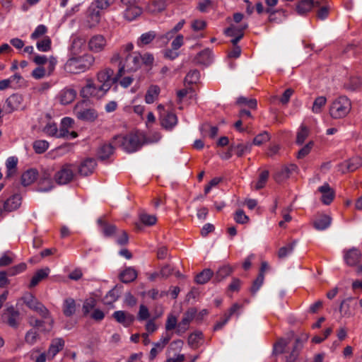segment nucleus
Masks as SVG:
<instances>
[{
  "label": "nucleus",
  "instance_id": "nucleus-1",
  "mask_svg": "<svg viewBox=\"0 0 362 362\" xmlns=\"http://www.w3.org/2000/svg\"><path fill=\"white\" fill-rule=\"evenodd\" d=\"M95 57L89 53L72 56L64 64V71L69 74H79L89 70L95 63Z\"/></svg>",
  "mask_w": 362,
  "mask_h": 362
},
{
  "label": "nucleus",
  "instance_id": "nucleus-2",
  "mask_svg": "<svg viewBox=\"0 0 362 362\" xmlns=\"http://www.w3.org/2000/svg\"><path fill=\"white\" fill-rule=\"evenodd\" d=\"M351 110V102L346 96H339L334 99L329 106V115L332 118L342 119L346 117Z\"/></svg>",
  "mask_w": 362,
  "mask_h": 362
},
{
  "label": "nucleus",
  "instance_id": "nucleus-3",
  "mask_svg": "<svg viewBox=\"0 0 362 362\" xmlns=\"http://www.w3.org/2000/svg\"><path fill=\"white\" fill-rule=\"evenodd\" d=\"M74 113L78 119L84 122H94L98 117L97 111L89 107L85 100L78 102L75 105Z\"/></svg>",
  "mask_w": 362,
  "mask_h": 362
},
{
  "label": "nucleus",
  "instance_id": "nucleus-4",
  "mask_svg": "<svg viewBox=\"0 0 362 362\" xmlns=\"http://www.w3.org/2000/svg\"><path fill=\"white\" fill-rule=\"evenodd\" d=\"M22 197L19 194H14L8 197L1 194L0 197V218L8 213L17 210L21 205Z\"/></svg>",
  "mask_w": 362,
  "mask_h": 362
},
{
  "label": "nucleus",
  "instance_id": "nucleus-5",
  "mask_svg": "<svg viewBox=\"0 0 362 362\" xmlns=\"http://www.w3.org/2000/svg\"><path fill=\"white\" fill-rule=\"evenodd\" d=\"M113 144L115 147H121L125 151L131 153L137 150L139 139L135 134L117 135L114 137Z\"/></svg>",
  "mask_w": 362,
  "mask_h": 362
},
{
  "label": "nucleus",
  "instance_id": "nucleus-6",
  "mask_svg": "<svg viewBox=\"0 0 362 362\" xmlns=\"http://www.w3.org/2000/svg\"><path fill=\"white\" fill-rule=\"evenodd\" d=\"M75 170L76 168L74 164H63L54 175L55 182L59 185L71 182L76 175Z\"/></svg>",
  "mask_w": 362,
  "mask_h": 362
},
{
  "label": "nucleus",
  "instance_id": "nucleus-7",
  "mask_svg": "<svg viewBox=\"0 0 362 362\" xmlns=\"http://www.w3.org/2000/svg\"><path fill=\"white\" fill-rule=\"evenodd\" d=\"M141 54L138 52L128 54L124 64L119 68L117 76H122L124 71L129 72L136 71L141 66Z\"/></svg>",
  "mask_w": 362,
  "mask_h": 362
},
{
  "label": "nucleus",
  "instance_id": "nucleus-8",
  "mask_svg": "<svg viewBox=\"0 0 362 362\" xmlns=\"http://www.w3.org/2000/svg\"><path fill=\"white\" fill-rule=\"evenodd\" d=\"M107 92L99 84H95L92 79H88L86 84L81 90V95L83 98L100 99Z\"/></svg>",
  "mask_w": 362,
  "mask_h": 362
},
{
  "label": "nucleus",
  "instance_id": "nucleus-9",
  "mask_svg": "<svg viewBox=\"0 0 362 362\" xmlns=\"http://www.w3.org/2000/svg\"><path fill=\"white\" fill-rule=\"evenodd\" d=\"M53 170L50 168H44L37 177V191L47 192L52 190L54 187Z\"/></svg>",
  "mask_w": 362,
  "mask_h": 362
},
{
  "label": "nucleus",
  "instance_id": "nucleus-10",
  "mask_svg": "<svg viewBox=\"0 0 362 362\" xmlns=\"http://www.w3.org/2000/svg\"><path fill=\"white\" fill-rule=\"evenodd\" d=\"M24 303L31 310L37 313L43 318H49L50 313L47 308L39 302L33 295L26 294L23 297Z\"/></svg>",
  "mask_w": 362,
  "mask_h": 362
},
{
  "label": "nucleus",
  "instance_id": "nucleus-11",
  "mask_svg": "<svg viewBox=\"0 0 362 362\" xmlns=\"http://www.w3.org/2000/svg\"><path fill=\"white\" fill-rule=\"evenodd\" d=\"M88 49L93 53H100L105 50L107 46V40L101 34H95L87 42Z\"/></svg>",
  "mask_w": 362,
  "mask_h": 362
},
{
  "label": "nucleus",
  "instance_id": "nucleus-12",
  "mask_svg": "<svg viewBox=\"0 0 362 362\" xmlns=\"http://www.w3.org/2000/svg\"><path fill=\"white\" fill-rule=\"evenodd\" d=\"M113 74L114 71L110 68L103 69L97 74V81L100 86L106 92L110 89L114 83Z\"/></svg>",
  "mask_w": 362,
  "mask_h": 362
},
{
  "label": "nucleus",
  "instance_id": "nucleus-13",
  "mask_svg": "<svg viewBox=\"0 0 362 362\" xmlns=\"http://www.w3.org/2000/svg\"><path fill=\"white\" fill-rule=\"evenodd\" d=\"M197 310L194 308L188 309L183 315L182 320L178 323L175 333L177 335H182L189 327L190 322L195 318Z\"/></svg>",
  "mask_w": 362,
  "mask_h": 362
},
{
  "label": "nucleus",
  "instance_id": "nucleus-14",
  "mask_svg": "<svg viewBox=\"0 0 362 362\" xmlns=\"http://www.w3.org/2000/svg\"><path fill=\"white\" fill-rule=\"evenodd\" d=\"M74 120L69 117H64L61 121L59 128V136L66 139H75L78 136V134L75 131L69 132V129L73 127Z\"/></svg>",
  "mask_w": 362,
  "mask_h": 362
},
{
  "label": "nucleus",
  "instance_id": "nucleus-15",
  "mask_svg": "<svg viewBox=\"0 0 362 362\" xmlns=\"http://www.w3.org/2000/svg\"><path fill=\"white\" fill-rule=\"evenodd\" d=\"M23 98L20 94H13L9 96L5 103L4 110L6 113H11L14 111L23 108Z\"/></svg>",
  "mask_w": 362,
  "mask_h": 362
},
{
  "label": "nucleus",
  "instance_id": "nucleus-16",
  "mask_svg": "<svg viewBox=\"0 0 362 362\" xmlns=\"http://www.w3.org/2000/svg\"><path fill=\"white\" fill-rule=\"evenodd\" d=\"M172 338V334L165 333L163 334L160 340L153 343V347L151 349L149 354V360L153 361L156 358L158 354L161 352L165 346L169 343Z\"/></svg>",
  "mask_w": 362,
  "mask_h": 362
},
{
  "label": "nucleus",
  "instance_id": "nucleus-17",
  "mask_svg": "<svg viewBox=\"0 0 362 362\" xmlns=\"http://www.w3.org/2000/svg\"><path fill=\"white\" fill-rule=\"evenodd\" d=\"M160 124L165 129H172L177 123V117L173 112H164L160 113Z\"/></svg>",
  "mask_w": 362,
  "mask_h": 362
},
{
  "label": "nucleus",
  "instance_id": "nucleus-18",
  "mask_svg": "<svg viewBox=\"0 0 362 362\" xmlns=\"http://www.w3.org/2000/svg\"><path fill=\"white\" fill-rule=\"evenodd\" d=\"M112 316L117 322L122 324L126 327L132 325L135 320V317L132 314L122 310L115 311Z\"/></svg>",
  "mask_w": 362,
  "mask_h": 362
},
{
  "label": "nucleus",
  "instance_id": "nucleus-19",
  "mask_svg": "<svg viewBox=\"0 0 362 362\" xmlns=\"http://www.w3.org/2000/svg\"><path fill=\"white\" fill-rule=\"evenodd\" d=\"M96 165L94 158H86L78 166V173L83 176H88L93 173Z\"/></svg>",
  "mask_w": 362,
  "mask_h": 362
},
{
  "label": "nucleus",
  "instance_id": "nucleus-20",
  "mask_svg": "<svg viewBox=\"0 0 362 362\" xmlns=\"http://www.w3.org/2000/svg\"><path fill=\"white\" fill-rule=\"evenodd\" d=\"M361 252L357 248H351L344 252V258L346 263L349 266H355L357 264L361 259Z\"/></svg>",
  "mask_w": 362,
  "mask_h": 362
},
{
  "label": "nucleus",
  "instance_id": "nucleus-21",
  "mask_svg": "<svg viewBox=\"0 0 362 362\" xmlns=\"http://www.w3.org/2000/svg\"><path fill=\"white\" fill-rule=\"evenodd\" d=\"M251 146L252 145L250 144L240 143L238 144H232L230 146V153L227 158H230L232 154H235L238 157H241L250 151Z\"/></svg>",
  "mask_w": 362,
  "mask_h": 362
},
{
  "label": "nucleus",
  "instance_id": "nucleus-22",
  "mask_svg": "<svg viewBox=\"0 0 362 362\" xmlns=\"http://www.w3.org/2000/svg\"><path fill=\"white\" fill-rule=\"evenodd\" d=\"M298 167L295 164H291L289 165L284 166L276 173L274 178L278 182H282L284 180L288 178L291 174L296 171Z\"/></svg>",
  "mask_w": 362,
  "mask_h": 362
},
{
  "label": "nucleus",
  "instance_id": "nucleus-23",
  "mask_svg": "<svg viewBox=\"0 0 362 362\" xmlns=\"http://www.w3.org/2000/svg\"><path fill=\"white\" fill-rule=\"evenodd\" d=\"M318 191L322 194L321 200L323 204L329 205L334 197V192L331 189L328 183H325L318 188Z\"/></svg>",
  "mask_w": 362,
  "mask_h": 362
},
{
  "label": "nucleus",
  "instance_id": "nucleus-24",
  "mask_svg": "<svg viewBox=\"0 0 362 362\" xmlns=\"http://www.w3.org/2000/svg\"><path fill=\"white\" fill-rule=\"evenodd\" d=\"M76 303L74 298H66L64 300L62 303V312L66 317H70L73 316L76 311Z\"/></svg>",
  "mask_w": 362,
  "mask_h": 362
},
{
  "label": "nucleus",
  "instance_id": "nucleus-25",
  "mask_svg": "<svg viewBox=\"0 0 362 362\" xmlns=\"http://www.w3.org/2000/svg\"><path fill=\"white\" fill-rule=\"evenodd\" d=\"M76 96V92L73 88H66L59 94V100L62 105H68L73 102Z\"/></svg>",
  "mask_w": 362,
  "mask_h": 362
},
{
  "label": "nucleus",
  "instance_id": "nucleus-26",
  "mask_svg": "<svg viewBox=\"0 0 362 362\" xmlns=\"http://www.w3.org/2000/svg\"><path fill=\"white\" fill-rule=\"evenodd\" d=\"M64 346V341L62 338L52 339L47 351V356L53 358Z\"/></svg>",
  "mask_w": 362,
  "mask_h": 362
},
{
  "label": "nucleus",
  "instance_id": "nucleus-27",
  "mask_svg": "<svg viewBox=\"0 0 362 362\" xmlns=\"http://www.w3.org/2000/svg\"><path fill=\"white\" fill-rule=\"evenodd\" d=\"M100 21V11L95 8H90L87 16L86 25L88 28H92L95 27Z\"/></svg>",
  "mask_w": 362,
  "mask_h": 362
},
{
  "label": "nucleus",
  "instance_id": "nucleus-28",
  "mask_svg": "<svg viewBox=\"0 0 362 362\" xmlns=\"http://www.w3.org/2000/svg\"><path fill=\"white\" fill-rule=\"evenodd\" d=\"M156 37V33L153 30L144 33L136 40V45L139 47H144L151 43Z\"/></svg>",
  "mask_w": 362,
  "mask_h": 362
},
{
  "label": "nucleus",
  "instance_id": "nucleus-29",
  "mask_svg": "<svg viewBox=\"0 0 362 362\" xmlns=\"http://www.w3.org/2000/svg\"><path fill=\"white\" fill-rule=\"evenodd\" d=\"M50 272L48 267L37 270L31 279L29 287L33 288L37 286L41 281L46 279Z\"/></svg>",
  "mask_w": 362,
  "mask_h": 362
},
{
  "label": "nucleus",
  "instance_id": "nucleus-30",
  "mask_svg": "<svg viewBox=\"0 0 362 362\" xmlns=\"http://www.w3.org/2000/svg\"><path fill=\"white\" fill-rule=\"evenodd\" d=\"M142 13V9L138 6V4L134 6H126V9L124 12V17L129 21L135 20Z\"/></svg>",
  "mask_w": 362,
  "mask_h": 362
},
{
  "label": "nucleus",
  "instance_id": "nucleus-31",
  "mask_svg": "<svg viewBox=\"0 0 362 362\" xmlns=\"http://www.w3.org/2000/svg\"><path fill=\"white\" fill-rule=\"evenodd\" d=\"M331 223V218L329 216L322 214L316 217L313 221V226L316 230H323L327 228Z\"/></svg>",
  "mask_w": 362,
  "mask_h": 362
},
{
  "label": "nucleus",
  "instance_id": "nucleus-32",
  "mask_svg": "<svg viewBox=\"0 0 362 362\" xmlns=\"http://www.w3.org/2000/svg\"><path fill=\"white\" fill-rule=\"evenodd\" d=\"M160 93V88L157 85H151L148 87L146 95L145 102L147 104L153 103L158 98Z\"/></svg>",
  "mask_w": 362,
  "mask_h": 362
},
{
  "label": "nucleus",
  "instance_id": "nucleus-33",
  "mask_svg": "<svg viewBox=\"0 0 362 362\" xmlns=\"http://www.w3.org/2000/svg\"><path fill=\"white\" fill-rule=\"evenodd\" d=\"M98 224L100 226L101 232L106 237L112 236L117 232V228L115 225L107 223L102 218L98 220Z\"/></svg>",
  "mask_w": 362,
  "mask_h": 362
},
{
  "label": "nucleus",
  "instance_id": "nucleus-34",
  "mask_svg": "<svg viewBox=\"0 0 362 362\" xmlns=\"http://www.w3.org/2000/svg\"><path fill=\"white\" fill-rule=\"evenodd\" d=\"M38 173L35 169H30L21 175V183L24 186H28L37 180Z\"/></svg>",
  "mask_w": 362,
  "mask_h": 362
},
{
  "label": "nucleus",
  "instance_id": "nucleus-35",
  "mask_svg": "<svg viewBox=\"0 0 362 362\" xmlns=\"http://www.w3.org/2000/svg\"><path fill=\"white\" fill-rule=\"evenodd\" d=\"M113 151L114 146L111 144H104L98 150V158L101 160H106L113 153Z\"/></svg>",
  "mask_w": 362,
  "mask_h": 362
},
{
  "label": "nucleus",
  "instance_id": "nucleus-36",
  "mask_svg": "<svg viewBox=\"0 0 362 362\" xmlns=\"http://www.w3.org/2000/svg\"><path fill=\"white\" fill-rule=\"evenodd\" d=\"M137 277V272L132 267H127L119 274L120 280L125 284L132 282Z\"/></svg>",
  "mask_w": 362,
  "mask_h": 362
},
{
  "label": "nucleus",
  "instance_id": "nucleus-37",
  "mask_svg": "<svg viewBox=\"0 0 362 362\" xmlns=\"http://www.w3.org/2000/svg\"><path fill=\"white\" fill-rule=\"evenodd\" d=\"M233 269L230 265H223L221 267L215 274L214 281L219 282L230 276Z\"/></svg>",
  "mask_w": 362,
  "mask_h": 362
},
{
  "label": "nucleus",
  "instance_id": "nucleus-38",
  "mask_svg": "<svg viewBox=\"0 0 362 362\" xmlns=\"http://www.w3.org/2000/svg\"><path fill=\"white\" fill-rule=\"evenodd\" d=\"M351 300L352 298H347L343 300L340 304L339 312L344 317H350L354 315L351 310V305L349 303Z\"/></svg>",
  "mask_w": 362,
  "mask_h": 362
},
{
  "label": "nucleus",
  "instance_id": "nucleus-39",
  "mask_svg": "<svg viewBox=\"0 0 362 362\" xmlns=\"http://www.w3.org/2000/svg\"><path fill=\"white\" fill-rule=\"evenodd\" d=\"M214 272L210 269H205L195 277V282L198 284H204L208 282L213 276Z\"/></svg>",
  "mask_w": 362,
  "mask_h": 362
},
{
  "label": "nucleus",
  "instance_id": "nucleus-40",
  "mask_svg": "<svg viewBox=\"0 0 362 362\" xmlns=\"http://www.w3.org/2000/svg\"><path fill=\"white\" fill-rule=\"evenodd\" d=\"M48 32V28L45 25H37L35 30L30 35V39L33 40H39L42 39L45 36H47L46 34Z\"/></svg>",
  "mask_w": 362,
  "mask_h": 362
},
{
  "label": "nucleus",
  "instance_id": "nucleus-41",
  "mask_svg": "<svg viewBox=\"0 0 362 362\" xmlns=\"http://www.w3.org/2000/svg\"><path fill=\"white\" fill-rule=\"evenodd\" d=\"M37 49L43 52H47L51 50L52 40L49 36H45L42 39L37 41Z\"/></svg>",
  "mask_w": 362,
  "mask_h": 362
},
{
  "label": "nucleus",
  "instance_id": "nucleus-42",
  "mask_svg": "<svg viewBox=\"0 0 362 362\" xmlns=\"http://www.w3.org/2000/svg\"><path fill=\"white\" fill-rule=\"evenodd\" d=\"M139 217L141 223L146 226H153L157 222V218L156 216L148 214L144 211L141 212Z\"/></svg>",
  "mask_w": 362,
  "mask_h": 362
},
{
  "label": "nucleus",
  "instance_id": "nucleus-43",
  "mask_svg": "<svg viewBox=\"0 0 362 362\" xmlns=\"http://www.w3.org/2000/svg\"><path fill=\"white\" fill-rule=\"evenodd\" d=\"M6 314L8 315V324L12 327H16L18 326V317L19 313L13 307H10L6 310Z\"/></svg>",
  "mask_w": 362,
  "mask_h": 362
},
{
  "label": "nucleus",
  "instance_id": "nucleus-44",
  "mask_svg": "<svg viewBox=\"0 0 362 362\" xmlns=\"http://www.w3.org/2000/svg\"><path fill=\"white\" fill-rule=\"evenodd\" d=\"M313 8L312 3L309 0H301L296 6V11L300 15H304Z\"/></svg>",
  "mask_w": 362,
  "mask_h": 362
},
{
  "label": "nucleus",
  "instance_id": "nucleus-45",
  "mask_svg": "<svg viewBox=\"0 0 362 362\" xmlns=\"http://www.w3.org/2000/svg\"><path fill=\"white\" fill-rule=\"evenodd\" d=\"M247 28V25L245 24L243 26H235L231 25L225 30V34L230 37L239 36V34H244V30Z\"/></svg>",
  "mask_w": 362,
  "mask_h": 362
},
{
  "label": "nucleus",
  "instance_id": "nucleus-46",
  "mask_svg": "<svg viewBox=\"0 0 362 362\" xmlns=\"http://www.w3.org/2000/svg\"><path fill=\"white\" fill-rule=\"evenodd\" d=\"M361 85V80L358 76H351L344 83V87L347 90H355Z\"/></svg>",
  "mask_w": 362,
  "mask_h": 362
},
{
  "label": "nucleus",
  "instance_id": "nucleus-47",
  "mask_svg": "<svg viewBox=\"0 0 362 362\" xmlns=\"http://www.w3.org/2000/svg\"><path fill=\"white\" fill-rule=\"evenodd\" d=\"M43 132L45 134L51 136H55L57 138H61L59 135V129L55 123L49 122L43 129Z\"/></svg>",
  "mask_w": 362,
  "mask_h": 362
},
{
  "label": "nucleus",
  "instance_id": "nucleus-48",
  "mask_svg": "<svg viewBox=\"0 0 362 362\" xmlns=\"http://www.w3.org/2000/svg\"><path fill=\"white\" fill-rule=\"evenodd\" d=\"M327 103V98L325 96H319L315 98L312 110L315 114H319L322 112V107L325 105Z\"/></svg>",
  "mask_w": 362,
  "mask_h": 362
},
{
  "label": "nucleus",
  "instance_id": "nucleus-49",
  "mask_svg": "<svg viewBox=\"0 0 362 362\" xmlns=\"http://www.w3.org/2000/svg\"><path fill=\"white\" fill-rule=\"evenodd\" d=\"M38 339L39 333L38 331L35 328H32L28 331L25 336V342L30 345H33L35 344Z\"/></svg>",
  "mask_w": 362,
  "mask_h": 362
},
{
  "label": "nucleus",
  "instance_id": "nucleus-50",
  "mask_svg": "<svg viewBox=\"0 0 362 362\" xmlns=\"http://www.w3.org/2000/svg\"><path fill=\"white\" fill-rule=\"evenodd\" d=\"M237 104L240 105H245L250 109H256L257 105V102L256 99L254 98H247L243 96H240L237 99Z\"/></svg>",
  "mask_w": 362,
  "mask_h": 362
},
{
  "label": "nucleus",
  "instance_id": "nucleus-51",
  "mask_svg": "<svg viewBox=\"0 0 362 362\" xmlns=\"http://www.w3.org/2000/svg\"><path fill=\"white\" fill-rule=\"evenodd\" d=\"M309 134V129L304 124H301L296 136V143L299 145L303 144Z\"/></svg>",
  "mask_w": 362,
  "mask_h": 362
},
{
  "label": "nucleus",
  "instance_id": "nucleus-52",
  "mask_svg": "<svg viewBox=\"0 0 362 362\" xmlns=\"http://www.w3.org/2000/svg\"><path fill=\"white\" fill-rule=\"evenodd\" d=\"M49 148V143L45 140H37L33 143V148L37 153H42Z\"/></svg>",
  "mask_w": 362,
  "mask_h": 362
},
{
  "label": "nucleus",
  "instance_id": "nucleus-53",
  "mask_svg": "<svg viewBox=\"0 0 362 362\" xmlns=\"http://www.w3.org/2000/svg\"><path fill=\"white\" fill-rule=\"evenodd\" d=\"M97 301L94 298H89L85 300L83 305V313L87 315L96 305Z\"/></svg>",
  "mask_w": 362,
  "mask_h": 362
},
{
  "label": "nucleus",
  "instance_id": "nucleus-54",
  "mask_svg": "<svg viewBox=\"0 0 362 362\" xmlns=\"http://www.w3.org/2000/svg\"><path fill=\"white\" fill-rule=\"evenodd\" d=\"M268 178L269 172L267 170H263L262 172H261V173L259 175L258 180L255 185V188L257 190L263 188L265 186L268 180Z\"/></svg>",
  "mask_w": 362,
  "mask_h": 362
},
{
  "label": "nucleus",
  "instance_id": "nucleus-55",
  "mask_svg": "<svg viewBox=\"0 0 362 362\" xmlns=\"http://www.w3.org/2000/svg\"><path fill=\"white\" fill-rule=\"evenodd\" d=\"M27 269V265L25 263L22 262L17 265H15L8 269V275L10 276H13L17 274H19L24 271H25Z\"/></svg>",
  "mask_w": 362,
  "mask_h": 362
},
{
  "label": "nucleus",
  "instance_id": "nucleus-56",
  "mask_svg": "<svg viewBox=\"0 0 362 362\" xmlns=\"http://www.w3.org/2000/svg\"><path fill=\"white\" fill-rule=\"evenodd\" d=\"M177 319L173 315L169 314L167 317V320L165 325V328L167 332L171 331L174 329H177Z\"/></svg>",
  "mask_w": 362,
  "mask_h": 362
},
{
  "label": "nucleus",
  "instance_id": "nucleus-57",
  "mask_svg": "<svg viewBox=\"0 0 362 362\" xmlns=\"http://www.w3.org/2000/svg\"><path fill=\"white\" fill-rule=\"evenodd\" d=\"M264 280V274H258L256 279L253 281L252 285L250 288V292L252 294H255L257 291L260 288V287L262 286Z\"/></svg>",
  "mask_w": 362,
  "mask_h": 362
},
{
  "label": "nucleus",
  "instance_id": "nucleus-58",
  "mask_svg": "<svg viewBox=\"0 0 362 362\" xmlns=\"http://www.w3.org/2000/svg\"><path fill=\"white\" fill-rule=\"evenodd\" d=\"M165 8V2L164 0H153L150 5L149 9L151 12H160Z\"/></svg>",
  "mask_w": 362,
  "mask_h": 362
},
{
  "label": "nucleus",
  "instance_id": "nucleus-59",
  "mask_svg": "<svg viewBox=\"0 0 362 362\" xmlns=\"http://www.w3.org/2000/svg\"><path fill=\"white\" fill-rule=\"evenodd\" d=\"M203 334L202 332H194L189 334L188 337V344L191 346H197L199 341L202 339Z\"/></svg>",
  "mask_w": 362,
  "mask_h": 362
},
{
  "label": "nucleus",
  "instance_id": "nucleus-60",
  "mask_svg": "<svg viewBox=\"0 0 362 362\" xmlns=\"http://www.w3.org/2000/svg\"><path fill=\"white\" fill-rule=\"evenodd\" d=\"M200 74L197 70H192L187 73L185 81L187 83H196L199 79Z\"/></svg>",
  "mask_w": 362,
  "mask_h": 362
},
{
  "label": "nucleus",
  "instance_id": "nucleus-61",
  "mask_svg": "<svg viewBox=\"0 0 362 362\" xmlns=\"http://www.w3.org/2000/svg\"><path fill=\"white\" fill-rule=\"evenodd\" d=\"M288 344V340L286 339H279L274 346V351L276 354H282Z\"/></svg>",
  "mask_w": 362,
  "mask_h": 362
},
{
  "label": "nucleus",
  "instance_id": "nucleus-62",
  "mask_svg": "<svg viewBox=\"0 0 362 362\" xmlns=\"http://www.w3.org/2000/svg\"><path fill=\"white\" fill-rule=\"evenodd\" d=\"M14 255L10 252H5L0 258V267H6L13 263Z\"/></svg>",
  "mask_w": 362,
  "mask_h": 362
},
{
  "label": "nucleus",
  "instance_id": "nucleus-63",
  "mask_svg": "<svg viewBox=\"0 0 362 362\" xmlns=\"http://www.w3.org/2000/svg\"><path fill=\"white\" fill-rule=\"evenodd\" d=\"M18 163V159L16 157H9L6 163V168L8 170V176L11 175L16 170Z\"/></svg>",
  "mask_w": 362,
  "mask_h": 362
},
{
  "label": "nucleus",
  "instance_id": "nucleus-64",
  "mask_svg": "<svg viewBox=\"0 0 362 362\" xmlns=\"http://www.w3.org/2000/svg\"><path fill=\"white\" fill-rule=\"evenodd\" d=\"M211 59V51L209 49L202 51L198 56V61L202 64H209Z\"/></svg>",
  "mask_w": 362,
  "mask_h": 362
}]
</instances>
